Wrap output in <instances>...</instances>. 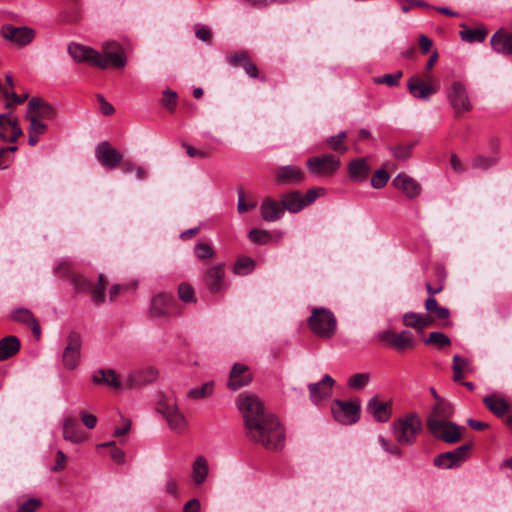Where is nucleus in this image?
<instances>
[{
  "mask_svg": "<svg viewBox=\"0 0 512 512\" xmlns=\"http://www.w3.org/2000/svg\"><path fill=\"white\" fill-rule=\"evenodd\" d=\"M63 437L66 441L72 443H81L86 440V436L79 427L75 417H66L63 421Z\"/></svg>",
  "mask_w": 512,
  "mask_h": 512,
  "instance_id": "28",
  "label": "nucleus"
},
{
  "mask_svg": "<svg viewBox=\"0 0 512 512\" xmlns=\"http://www.w3.org/2000/svg\"><path fill=\"white\" fill-rule=\"evenodd\" d=\"M156 410L165 418L170 430L177 434L186 432L188 422L174 397L162 396L157 403Z\"/></svg>",
  "mask_w": 512,
  "mask_h": 512,
  "instance_id": "4",
  "label": "nucleus"
},
{
  "mask_svg": "<svg viewBox=\"0 0 512 512\" xmlns=\"http://www.w3.org/2000/svg\"><path fill=\"white\" fill-rule=\"evenodd\" d=\"M370 171V167L367 163L366 158H358L351 161L348 165L349 177L353 181L362 182L364 181Z\"/></svg>",
  "mask_w": 512,
  "mask_h": 512,
  "instance_id": "35",
  "label": "nucleus"
},
{
  "mask_svg": "<svg viewBox=\"0 0 512 512\" xmlns=\"http://www.w3.org/2000/svg\"><path fill=\"white\" fill-rule=\"evenodd\" d=\"M309 329L318 337L329 339L336 333L337 321L334 314L326 308H313L307 320Z\"/></svg>",
  "mask_w": 512,
  "mask_h": 512,
  "instance_id": "5",
  "label": "nucleus"
},
{
  "mask_svg": "<svg viewBox=\"0 0 512 512\" xmlns=\"http://www.w3.org/2000/svg\"><path fill=\"white\" fill-rule=\"evenodd\" d=\"M242 414L247 437L267 450L278 451L284 447L285 431L278 419L264 409L259 398L252 394H241L237 400Z\"/></svg>",
  "mask_w": 512,
  "mask_h": 512,
  "instance_id": "1",
  "label": "nucleus"
},
{
  "mask_svg": "<svg viewBox=\"0 0 512 512\" xmlns=\"http://www.w3.org/2000/svg\"><path fill=\"white\" fill-rule=\"evenodd\" d=\"M421 429L422 421L416 413H410L392 425V431L400 445H412Z\"/></svg>",
  "mask_w": 512,
  "mask_h": 512,
  "instance_id": "6",
  "label": "nucleus"
},
{
  "mask_svg": "<svg viewBox=\"0 0 512 512\" xmlns=\"http://www.w3.org/2000/svg\"><path fill=\"white\" fill-rule=\"evenodd\" d=\"M393 185L409 199L416 198L421 192V186L419 183L406 174H398L393 179Z\"/></svg>",
  "mask_w": 512,
  "mask_h": 512,
  "instance_id": "27",
  "label": "nucleus"
},
{
  "mask_svg": "<svg viewBox=\"0 0 512 512\" xmlns=\"http://www.w3.org/2000/svg\"><path fill=\"white\" fill-rule=\"evenodd\" d=\"M413 148L414 143H410L408 145H399L392 147L391 151L396 159L407 160L411 156Z\"/></svg>",
  "mask_w": 512,
  "mask_h": 512,
  "instance_id": "47",
  "label": "nucleus"
},
{
  "mask_svg": "<svg viewBox=\"0 0 512 512\" xmlns=\"http://www.w3.org/2000/svg\"><path fill=\"white\" fill-rule=\"evenodd\" d=\"M251 381L252 375L249 372L248 366L242 363H236L231 369L227 385L229 389L235 391L248 385Z\"/></svg>",
  "mask_w": 512,
  "mask_h": 512,
  "instance_id": "23",
  "label": "nucleus"
},
{
  "mask_svg": "<svg viewBox=\"0 0 512 512\" xmlns=\"http://www.w3.org/2000/svg\"><path fill=\"white\" fill-rule=\"evenodd\" d=\"M164 491L166 494L172 496L173 498L179 497V483L176 478L171 475L167 476Z\"/></svg>",
  "mask_w": 512,
  "mask_h": 512,
  "instance_id": "54",
  "label": "nucleus"
},
{
  "mask_svg": "<svg viewBox=\"0 0 512 512\" xmlns=\"http://www.w3.org/2000/svg\"><path fill=\"white\" fill-rule=\"evenodd\" d=\"M496 163L493 157L477 156L472 161V167L477 169H488Z\"/></svg>",
  "mask_w": 512,
  "mask_h": 512,
  "instance_id": "56",
  "label": "nucleus"
},
{
  "mask_svg": "<svg viewBox=\"0 0 512 512\" xmlns=\"http://www.w3.org/2000/svg\"><path fill=\"white\" fill-rule=\"evenodd\" d=\"M214 389V382L209 381L202 384L200 387H194L187 393V397L192 400H200L212 395Z\"/></svg>",
  "mask_w": 512,
  "mask_h": 512,
  "instance_id": "38",
  "label": "nucleus"
},
{
  "mask_svg": "<svg viewBox=\"0 0 512 512\" xmlns=\"http://www.w3.org/2000/svg\"><path fill=\"white\" fill-rule=\"evenodd\" d=\"M178 296L185 303L196 301L193 287L188 283H181L178 287Z\"/></svg>",
  "mask_w": 512,
  "mask_h": 512,
  "instance_id": "44",
  "label": "nucleus"
},
{
  "mask_svg": "<svg viewBox=\"0 0 512 512\" xmlns=\"http://www.w3.org/2000/svg\"><path fill=\"white\" fill-rule=\"evenodd\" d=\"M447 97L456 116L472 109L471 102L465 85L460 81H454L447 92Z\"/></svg>",
  "mask_w": 512,
  "mask_h": 512,
  "instance_id": "11",
  "label": "nucleus"
},
{
  "mask_svg": "<svg viewBox=\"0 0 512 512\" xmlns=\"http://www.w3.org/2000/svg\"><path fill=\"white\" fill-rule=\"evenodd\" d=\"M248 236L252 242L258 243V244H265V243L269 242L271 239V236L268 231L260 230L257 228L252 229L249 232Z\"/></svg>",
  "mask_w": 512,
  "mask_h": 512,
  "instance_id": "51",
  "label": "nucleus"
},
{
  "mask_svg": "<svg viewBox=\"0 0 512 512\" xmlns=\"http://www.w3.org/2000/svg\"><path fill=\"white\" fill-rule=\"evenodd\" d=\"M378 443L383 448V450L388 454L395 456L397 458H400L402 456L401 449L396 444L389 442L385 437L381 435L378 436Z\"/></svg>",
  "mask_w": 512,
  "mask_h": 512,
  "instance_id": "49",
  "label": "nucleus"
},
{
  "mask_svg": "<svg viewBox=\"0 0 512 512\" xmlns=\"http://www.w3.org/2000/svg\"><path fill=\"white\" fill-rule=\"evenodd\" d=\"M309 172L316 177H331L340 168V159L333 154L310 157L306 162Z\"/></svg>",
  "mask_w": 512,
  "mask_h": 512,
  "instance_id": "9",
  "label": "nucleus"
},
{
  "mask_svg": "<svg viewBox=\"0 0 512 512\" xmlns=\"http://www.w3.org/2000/svg\"><path fill=\"white\" fill-rule=\"evenodd\" d=\"M432 318H436V319H439V320H445L446 322L444 323V326H448L450 325V322L448 321V318L450 316V311L449 309L445 308V307H441L439 306L432 315H430Z\"/></svg>",
  "mask_w": 512,
  "mask_h": 512,
  "instance_id": "61",
  "label": "nucleus"
},
{
  "mask_svg": "<svg viewBox=\"0 0 512 512\" xmlns=\"http://www.w3.org/2000/svg\"><path fill=\"white\" fill-rule=\"evenodd\" d=\"M409 92L415 98L429 99L436 92V89L425 84L419 77L413 76L408 81Z\"/></svg>",
  "mask_w": 512,
  "mask_h": 512,
  "instance_id": "34",
  "label": "nucleus"
},
{
  "mask_svg": "<svg viewBox=\"0 0 512 512\" xmlns=\"http://www.w3.org/2000/svg\"><path fill=\"white\" fill-rule=\"evenodd\" d=\"M323 191L322 188H313L308 190L305 195H302L299 191L285 193L281 197L283 210L286 209L290 213H298L311 205L318 198L320 192Z\"/></svg>",
  "mask_w": 512,
  "mask_h": 512,
  "instance_id": "7",
  "label": "nucleus"
},
{
  "mask_svg": "<svg viewBox=\"0 0 512 512\" xmlns=\"http://www.w3.org/2000/svg\"><path fill=\"white\" fill-rule=\"evenodd\" d=\"M26 114L37 119L53 120L57 115V111L44 99L33 97L28 102Z\"/></svg>",
  "mask_w": 512,
  "mask_h": 512,
  "instance_id": "20",
  "label": "nucleus"
},
{
  "mask_svg": "<svg viewBox=\"0 0 512 512\" xmlns=\"http://www.w3.org/2000/svg\"><path fill=\"white\" fill-rule=\"evenodd\" d=\"M275 177L280 184L294 185L303 182L305 174L298 166L286 165L276 170Z\"/></svg>",
  "mask_w": 512,
  "mask_h": 512,
  "instance_id": "24",
  "label": "nucleus"
},
{
  "mask_svg": "<svg viewBox=\"0 0 512 512\" xmlns=\"http://www.w3.org/2000/svg\"><path fill=\"white\" fill-rule=\"evenodd\" d=\"M55 272L61 276L69 277L76 292L89 293L92 301L96 305L102 304L104 302V291L107 286V279L104 274H99L97 283L93 284L84 276L73 273L72 265L68 261L59 263L55 269Z\"/></svg>",
  "mask_w": 512,
  "mask_h": 512,
  "instance_id": "2",
  "label": "nucleus"
},
{
  "mask_svg": "<svg viewBox=\"0 0 512 512\" xmlns=\"http://www.w3.org/2000/svg\"><path fill=\"white\" fill-rule=\"evenodd\" d=\"M227 63L232 67L241 66L250 78L259 77V69L252 62L249 52L246 50H238L226 57Z\"/></svg>",
  "mask_w": 512,
  "mask_h": 512,
  "instance_id": "18",
  "label": "nucleus"
},
{
  "mask_svg": "<svg viewBox=\"0 0 512 512\" xmlns=\"http://www.w3.org/2000/svg\"><path fill=\"white\" fill-rule=\"evenodd\" d=\"M41 506V501L36 498H30L22 503L16 512H35Z\"/></svg>",
  "mask_w": 512,
  "mask_h": 512,
  "instance_id": "57",
  "label": "nucleus"
},
{
  "mask_svg": "<svg viewBox=\"0 0 512 512\" xmlns=\"http://www.w3.org/2000/svg\"><path fill=\"white\" fill-rule=\"evenodd\" d=\"M361 403L359 399L342 401L335 399L331 405L334 419L344 425L356 423L360 418Z\"/></svg>",
  "mask_w": 512,
  "mask_h": 512,
  "instance_id": "8",
  "label": "nucleus"
},
{
  "mask_svg": "<svg viewBox=\"0 0 512 512\" xmlns=\"http://www.w3.org/2000/svg\"><path fill=\"white\" fill-rule=\"evenodd\" d=\"M380 341L387 343L399 352L413 349L416 345L413 334L408 330L395 333L391 330H384L377 334Z\"/></svg>",
  "mask_w": 512,
  "mask_h": 512,
  "instance_id": "12",
  "label": "nucleus"
},
{
  "mask_svg": "<svg viewBox=\"0 0 512 512\" xmlns=\"http://www.w3.org/2000/svg\"><path fill=\"white\" fill-rule=\"evenodd\" d=\"M26 119L30 122L29 125V132L37 134V135H43L47 131V125L42 122L40 119H37L35 117L29 116L26 114Z\"/></svg>",
  "mask_w": 512,
  "mask_h": 512,
  "instance_id": "50",
  "label": "nucleus"
},
{
  "mask_svg": "<svg viewBox=\"0 0 512 512\" xmlns=\"http://www.w3.org/2000/svg\"><path fill=\"white\" fill-rule=\"evenodd\" d=\"M402 322L406 327H411L419 332H423L426 327L432 325L433 319L428 314L407 312L403 314Z\"/></svg>",
  "mask_w": 512,
  "mask_h": 512,
  "instance_id": "31",
  "label": "nucleus"
},
{
  "mask_svg": "<svg viewBox=\"0 0 512 512\" xmlns=\"http://www.w3.org/2000/svg\"><path fill=\"white\" fill-rule=\"evenodd\" d=\"M244 197H245L244 190L242 188H239L238 189V198L239 199H238V205H237V209H238L239 213L247 212L256 206V203L247 204L244 201Z\"/></svg>",
  "mask_w": 512,
  "mask_h": 512,
  "instance_id": "59",
  "label": "nucleus"
},
{
  "mask_svg": "<svg viewBox=\"0 0 512 512\" xmlns=\"http://www.w3.org/2000/svg\"><path fill=\"white\" fill-rule=\"evenodd\" d=\"M335 381L330 375H325L321 381L308 385L311 401L318 405L323 400L329 398L332 393V387Z\"/></svg>",
  "mask_w": 512,
  "mask_h": 512,
  "instance_id": "22",
  "label": "nucleus"
},
{
  "mask_svg": "<svg viewBox=\"0 0 512 512\" xmlns=\"http://www.w3.org/2000/svg\"><path fill=\"white\" fill-rule=\"evenodd\" d=\"M1 34L5 39L19 46L28 45L35 38V31L32 28L27 26L16 27L11 24L4 25Z\"/></svg>",
  "mask_w": 512,
  "mask_h": 512,
  "instance_id": "17",
  "label": "nucleus"
},
{
  "mask_svg": "<svg viewBox=\"0 0 512 512\" xmlns=\"http://www.w3.org/2000/svg\"><path fill=\"white\" fill-rule=\"evenodd\" d=\"M491 45L497 53L512 54V34L502 30L497 31L491 38Z\"/></svg>",
  "mask_w": 512,
  "mask_h": 512,
  "instance_id": "33",
  "label": "nucleus"
},
{
  "mask_svg": "<svg viewBox=\"0 0 512 512\" xmlns=\"http://www.w3.org/2000/svg\"><path fill=\"white\" fill-rule=\"evenodd\" d=\"M156 378V372L149 368L145 372H137L130 374L125 383H123L116 372L112 369H100L93 373L92 381L97 384H103L113 389L120 390L124 387L134 388L148 383Z\"/></svg>",
  "mask_w": 512,
  "mask_h": 512,
  "instance_id": "3",
  "label": "nucleus"
},
{
  "mask_svg": "<svg viewBox=\"0 0 512 512\" xmlns=\"http://www.w3.org/2000/svg\"><path fill=\"white\" fill-rule=\"evenodd\" d=\"M283 207L281 202L266 198L260 206L261 217L266 222H275L281 219L283 215Z\"/></svg>",
  "mask_w": 512,
  "mask_h": 512,
  "instance_id": "29",
  "label": "nucleus"
},
{
  "mask_svg": "<svg viewBox=\"0 0 512 512\" xmlns=\"http://www.w3.org/2000/svg\"><path fill=\"white\" fill-rule=\"evenodd\" d=\"M102 57L107 61V67L111 65L117 69H122L127 63L126 54L123 48H118L117 52L109 53V55L106 56L102 55Z\"/></svg>",
  "mask_w": 512,
  "mask_h": 512,
  "instance_id": "41",
  "label": "nucleus"
},
{
  "mask_svg": "<svg viewBox=\"0 0 512 512\" xmlns=\"http://www.w3.org/2000/svg\"><path fill=\"white\" fill-rule=\"evenodd\" d=\"M225 270L222 264L209 268L204 276V283L208 290L215 294L224 287Z\"/></svg>",
  "mask_w": 512,
  "mask_h": 512,
  "instance_id": "26",
  "label": "nucleus"
},
{
  "mask_svg": "<svg viewBox=\"0 0 512 512\" xmlns=\"http://www.w3.org/2000/svg\"><path fill=\"white\" fill-rule=\"evenodd\" d=\"M97 99L100 104V110L104 115L109 116L114 113V107L102 95H97Z\"/></svg>",
  "mask_w": 512,
  "mask_h": 512,
  "instance_id": "63",
  "label": "nucleus"
},
{
  "mask_svg": "<svg viewBox=\"0 0 512 512\" xmlns=\"http://www.w3.org/2000/svg\"><path fill=\"white\" fill-rule=\"evenodd\" d=\"M66 459V455L63 453V451H57L56 464L51 467V471L57 472L63 470L65 468Z\"/></svg>",
  "mask_w": 512,
  "mask_h": 512,
  "instance_id": "64",
  "label": "nucleus"
},
{
  "mask_svg": "<svg viewBox=\"0 0 512 512\" xmlns=\"http://www.w3.org/2000/svg\"><path fill=\"white\" fill-rule=\"evenodd\" d=\"M366 411L380 423L387 422L392 415L391 401H381L377 396L369 399L366 405Z\"/></svg>",
  "mask_w": 512,
  "mask_h": 512,
  "instance_id": "21",
  "label": "nucleus"
},
{
  "mask_svg": "<svg viewBox=\"0 0 512 512\" xmlns=\"http://www.w3.org/2000/svg\"><path fill=\"white\" fill-rule=\"evenodd\" d=\"M369 382V374L357 373L351 376L348 380V386L350 388L360 390Z\"/></svg>",
  "mask_w": 512,
  "mask_h": 512,
  "instance_id": "46",
  "label": "nucleus"
},
{
  "mask_svg": "<svg viewBox=\"0 0 512 512\" xmlns=\"http://www.w3.org/2000/svg\"><path fill=\"white\" fill-rule=\"evenodd\" d=\"M11 318L17 322L31 327L33 335L35 338L39 339L41 335L40 323L30 310L26 308H18L12 312Z\"/></svg>",
  "mask_w": 512,
  "mask_h": 512,
  "instance_id": "30",
  "label": "nucleus"
},
{
  "mask_svg": "<svg viewBox=\"0 0 512 512\" xmlns=\"http://www.w3.org/2000/svg\"><path fill=\"white\" fill-rule=\"evenodd\" d=\"M471 444H464L452 451L439 454L434 459V465L441 469L458 467L469 455Z\"/></svg>",
  "mask_w": 512,
  "mask_h": 512,
  "instance_id": "14",
  "label": "nucleus"
},
{
  "mask_svg": "<svg viewBox=\"0 0 512 512\" xmlns=\"http://www.w3.org/2000/svg\"><path fill=\"white\" fill-rule=\"evenodd\" d=\"M196 37L201 41L208 42L211 40L212 32L208 26H198L196 30Z\"/></svg>",
  "mask_w": 512,
  "mask_h": 512,
  "instance_id": "62",
  "label": "nucleus"
},
{
  "mask_svg": "<svg viewBox=\"0 0 512 512\" xmlns=\"http://www.w3.org/2000/svg\"><path fill=\"white\" fill-rule=\"evenodd\" d=\"M80 419L83 423V425L88 429H93L96 427L97 424V417L93 414H90L84 410L80 411L79 413Z\"/></svg>",
  "mask_w": 512,
  "mask_h": 512,
  "instance_id": "58",
  "label": "nucleus"
},
{
  "mask_svg": "<svg viewBox=\"0 0 512 512\" xmlns=\"http://www.w3.org/2000/svg\"><path fill=\"white\" fill-rule=\"evenodd\" d=\"M68 53L77 63H89L100 69L107 68V61L102 54L95 49L78 43L68 45Z\"/></svg>",
  "mask_w": 512,
  "mask_h": 512,
  "instance_id": "10",
  "label": "nucleus"
},
{
  "mask_svg": "<svg viewBox=\"0 0 512 512\" xmlns=\"http://www.w3.org/2000/svg\"><path fill=\"white\" fill-rule=\"evenodd\" d=\"M401 77H402V72L398 71L394 74H385L380 78H376L375 82L377 84H386V85L392 87V86L398 85Z\"/></svg>",
  "mask_w": 512,
  "mask_h": 512,
  "instance_id": "55",
  "label": "nucleus"
},
{
  "mask_svg": "<svg viewBox=\"0 0 512 512\" xmlns=\"http://www.w3.org/2000/svg\"><path fill=\"white\" fill-rule=\"evenodd\" d=\"M82 340L78 332L72 331L67 338V345L63 351L62 361L66 369H75L80 361Z\"/></svg>",
  "mask_w": 512,
  "mask_h": 512,
  "instance_id": "13",
  "label": "nucleus"
},
{
  "mask_svg": "<svg viewBox=\"0 0 512 512\" xmlns=\"http://www.w3.org/2000/svg\"><path fill=\"white\" fill-rule=\"evenodd\" d=\"M8 130L9 133V142H16L17 139L22 136V129L18 124V120L15 118L14 121L9 125Z\"/></svg>",
  "mask_w": 512,
  "mask_h": 512,
  "instance_id": "60",
  "label": "nucleus"
},
{
  "mask_svg": "<svg viewBox=\"0 0 512 512\" xmlns=\"http://www.w3.org/2000/svg\"><path fill=\"white\" fill-rule=\"evenodd\" d=\"M459 35L462 40L467 41L469 43H481L485 40L487 31L485 28L464 29L459 32Z\"/></svg>",
  "mask_w": 512,
  "mask_h": 512,
  "instance_id": "39",
  "label": "nucleus"
},
{
  "mask_svg": "<svg viewBox=\"0 0 512 512\" xmlns=\"http://www.w3.org/2000/svg\"><path fill=\"white\" fill-rule=\"evenodd\" d=\"M428 429L435 438L447 443H456L461 439L459 426L452 422L431 423Z\"/></svg>",
  "mask_w": 512,
  "mask_h": 512,
  "instance_id": "19",
  "label": "nucleus"
},
{
  "mask_svg": "<svg viewBox=\"0 0 512 512\" xmlns=\"http://www.w3.org/2000/svg\"><path fill=\"white\" fill-rule=\"evenodd\" d=\"M20 349V341L16 336H6L0 340V361L13 357Z\"/></svg>",
  "mask_w": 512,
  "mask_h": 512,
  "instance_id": "36",
  "label": "nucleus"
},
{
  "mask_svg": "<svg viewBox=\"0 0 512 512\" xmlns=\"http://www.w3.org/2000/svg\"><path fill=\"white\" fill-rule=\"evenodd\" d=\"M424 343L426 345H435L440 349L449 347L451 345L449 337L438 331L431 332L429 336L424 340Z\"/></svg>",
  "mask_w": 512,
  "mask_h": 512,
  "instance_id": "42",
  "label": "nucleus"
},
{
  "mask_svg": "<svg viewBox=\"0 0 512 512\" xmlns=\"http://www.w3.org/2000/svg\"><path fill=\"white\" fill-rule=\"evenodd\" d=\"M388 180L389 174L385 170L379 169L372 175L371 185L375 189H381L387 184Z\"/></svg>",
  "mask_w": 512,
  "mask_h": 512,
  "instance_id": "48",
  "label": "nucleus"
},
{
  "mask_svg": "<svg viewBox=\"0 0 512 512\" xmlns=\"http://www.w3.org/2000/svg\"><path fill=\"white\" fill-rule=\"evenodd\" d=\"M3 96L7 100H10V99L12 100V102L8 101L6 103V105H5L6 108H10V107H12L15 104H22L29 97L28 93H24L22 95H18L15 92H8L7 90L3 91Z\"/></svg>",
  "mask_w": 512,
  "mask_h": 512,
  "instance_id": "53",
  "label": "nucleus"
},
{
  "mask_svg": "<svg viewBox=\"0 0 512 512\" xmlns=\"http://www.w3.org/2000/svg\"><path fill=\"white\" fill-rule=\"evenodd\" d=\"M483 403L497 417H503L510 412V404L502 396L488 395L483 398Z\"/></svg>",
  "mask_w": 512,
  "mask_h": 512,
  "instance_id": "32",
  "label": "nucleus"
},
{
  "mask_svg": "<svg viewBox=\"0 0 512 512\" xmlns=\"http://www.w3.org/2000/svg\"><path fill=\"white\" fill-rule=\"evenodd\" d=\"M95 157L107 169H115L123 160V155L108 141L100 142L95 148Z\"/></svg>",
  "mask_w": 512,
  "mask_h": 512,
  "instance_id": "15",
  "label": "nucleus"
},
{
  "mask_svg": "<svg viewBox=\"0 0 512 512\" xmlns=\"http://www.w3.org/2000/svg\"><path fill=\"white\" fill-rule=\"evenodd\" d=\"M176 301L171 294L160 292L152 297L148 314L150 317H166L170 315L175 308Z\"/></svg>",
  "mask_w": 512,
  "mask_h": 512,
  "instance_id": "16",
  "label": "nucleus"
},
{
  "mask_svg": "<svg viewBox=\"0 0 512 512\" xmlns=\"http://www.w3.org/2000/svg\"><path fill=\"white\" fill-rule=\"evenodd\" d=\"M453 415V407L450 403L444 399H439L427 418V427H430L431 423H446L450 422L449 419Z\"/></svg>",
  "mask_w": 512,
  "mask_h": 512,
  "instance_id": "25",
  "label": "nucleus"
},
{
  "mask_svg": "<svg viewBox=\"0 0 512 512\" xmlns=\"http://www.w3.org/2000/svg\"><path fill=\"white\" fill-rule=\"evenodd\" d=\"M347 134L344 131H341L336 136H330L326 139V143L329 147L340 154H345L348 151V147L345 144L344 140L346 139Z\"/></svg>",
  "mask_w": 512,
  "mask_h": 512,
  "instance_id": "40",
  "label": "nucleus"
},
{
  "mask_svg": "<svg viewBox=\"0 0 512 512\" xmlns=\"http://www.w3.org/2000/svg\"><path fill=\"white\" fill-rule=\"evenodd\" d=\"M255 262L252 258L241 257L234 264V273L237 275H247L253 271Z\"/></svg>",
  "mask_w": 512,
  "mask_h": 512,
  "instance_id": "43",
  "label": "nucleus"
},
{
  "mask_svg": "<svg viewBox=\"0 0 512 512\" xmlns=\"http://www.w3.org/2000/svg\"><path fill=\"white\" fill-rule=\"evenodd\" d=\"M208 462L204 456H198L192 465V480L196 485H201L205 482L208 476Z\"/></svg>",
  "mask_w": 512,
  "mask_h": 512,
  "instance_id": "37",
  "label": "nucleus"
},
{
  "mask_svg": "<svg viewBox=\"0 0 512 512\" xmlns=\"http://www.w3.org/2000/svg\"><path fill=\"white\" fill-rule=\"evenodd\" d=\"M195 256L200 260H207L214 256L215 252L207 243H197L194 248Z\"/></svg>",
  "mask_w": 512,
  "mask_h": 512,
  "instance_id": "45",
  "label": "nucleus"
},
{
  "mask_svg": "<svg viewBox=\"0 0 512 512\" xmlns=\"http://www.w3.org/2000/svg\"><path fill=\"white\" fill-rule=\"evenodd\" d=\"M176 99L177 94L175 92L171 90H166L164 91L163 97L161 98L160 102L163 107L173 112L176 108Z\"/></svg>",
  "mask_w": 512,
  "mask_h": 512,
  "instance_id": "52",
  "label": "nucleus"
}]
</instances>
